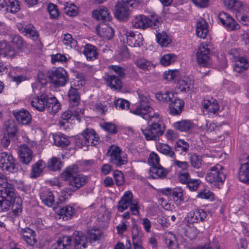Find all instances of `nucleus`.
Returning <instances> with one entry per match:
<instances>
[{
    "label": "nucleus",
    "instance_id": "f257e3e1",
    "mask_svg": "<svg viewBox=\"0 0 249 249\" xmlns=\"http://www.w3.org/2000/svg\"><path fill=\"white\" fill-rule=\"evenodd\" d=\"M148 126L142 129V133L146 140H156L163 134L165 125L160 115L158 113L148 118Z\"/></svg>",
    "mask_w": 249,
    "mask_h": 249
},
{
    "label": "nucleus",
    "instance_id": "f03ea898",
    "mask_svg": "<svg viewBox=\"0 0 249 249\" xmlns=\"http://www.w3.org/2000/svg\"><path fill=\"white\" fill-rule=\"evenodd\" d=\"M78 167L73 165L68 167L61 174L63 180L68 182L69 185H72L75 189H78L85 184L87 181V177L78 174Z\"/></svg>",
    "mask_w": 249,
    "mask_h": 249
},
{
    "label": "nucleus",
    "instance_id": "7ed1b4c3",
    "mask_svg": "<svg viewBox=\"0 0 249 249\" xmlns=\"http://www.w3.org/2000/svg\"><path fill=\"white\" fill-rule=\"evenodd\" d=\"M138 95L139 103L133 105L130 111L134 114L141 116L145 120L155 115L156 113L150 106L149 98L140 93H138Z\"/></svg>",
    "mask_w": 249,
    "mask_h": 249
},
{
    "label": "nucleus",
    "instance_id": "20e7f679",
    "mask_svg": "<svg viewBox=\"0 0 249 249\" xmlns=\"http://www.w3.org/2000/svg\"><path fill=\"white\" fill-rule=\"evenodd\" d=\"M140 3V0H118L115 5V18L120 20H125L128 18L130 15L129 8H136Z\"/></svg>",
    "mask_w": 249,
    "mask_h": 249
},
{
    "label": "nucleus",
    "instance_id": "39448f33",
    "mask_svg": "<svg viewBox=\"0 0 249 249\" xmlns=\"http://www.w3.org/2000/svg\"><path fill=\"white\" fill-rule=\"evenodd\" d=\"M223 169V167L218 164L211 167L206 176V180L215 186H220L226 179V175Z\"/></svg>",
    "mask_w": 249,
    "mask_h": 249
},
{
    "label": "nucleus",
    "instance_id": "423d86ee",
    "mask_svg": "<svg viewBox=\"0 0 249 249\" xmlns=\"http://www.w3.org/2000/svg\"><path fill=\"white\" fill-rule=\"evenodd\" d=\"M107 155L111 163L119 167L127 162L126 154L117 146L111 145L107 150Z\"/></svg>",
    "mask_w": 249,
    "mask_h": 249
},
{
    "label": "nucleus",
    "instance_id": "0eeeda50",
    "mask_svg": "<svg viewBox=\"0 0 249 249\" xmlns=\"http://www.w3.org/2000/svg\"><path fill=\"white\" fill-rule=\"evenodd\" d=\"M48 77L57 87L65 86L69 80L68 73L63 68H53L49 71Z\"/></svg>",
    "mask_w": 249,
    "mask_h": 249
},
{
    "label": "nucleus",
    "instance_id": "6e6552de",
    "mask_svg": "<svg viewBox=\"0 0 249 249\" xmlns=\"http://www.w3.org/2000/svg\"><path fill=\"white\" fill-rule=\"evenodd\" d=\"M123 41L132 47H139L142 45L143 40L142 35L138 33L135 34L133 31L124 29L120 32Z\"/></svg>",
    "mask_w": 249,
    "mask_h": 249
},
{
    "label": "nucleus",
    "instance_id": "1a4fd4ad",
    "mask_svg": "<svg viewBox=\"0 0 249 249\" xmlns=\"http://www.w3.org/2000/svg\"><path fill=\"white\" fill-rule=\"evenodd\" d=\"M0 168L10 173H16L18 170V165L13 157L6 152L0 153Z\"/></svg>",
    "mask_w": 249,
    "mask_h": 249
},
{
    "label": "nucleus",
    "instance_id": "9d476101",
    "mask_svg": "<svg viewBox=\"0 0 249 249\" xmlns=\"http://www.w3.org/2000/svg\"><path fill=\"white\" fill-rule=\"evenodd\" d=\"M210 52L211 50L207 44L202 43L199 46L196 53V57L197 62L200 66L207 67L211 65Z\"/></svg>",
    "mask_w": 249,
    "mask_h": 249
},
{
    "label": "nucleus",
    "instance_id": "9b49d317",
    "mask_svg": "<svg viewBox=\"0 0 249 249\" xmlns=\"http://www.w3.org/2000/svg\"><path fill=\"white\" fill-rule=\"evenodd\" d=\"M74 82L69 90L68 97L69 99L70 105L72 106H77L80 103V95L78 90L83 86V82L77 81Z\"/></svg>",
    "mask_w": 249,
    "mask_h": 249
},
{
    "label": "nucleus",
    "instance_id": "f8f14e48",
    "mask_svg": "<svg viewBox=\"0 0 249 249\" xmlns=\"http://www.w3.org/2000/svg\"><path fill=\"white\" fill-rule=\"evenodd\" d=\"M218 18L220 23L228 30L231 31L239 28V25L237 22L225 12H220L218 15Z\"/></svg>",
    "mask_w": 249,
    "mask_h": 249
},
{
    "label": "nucleus",
    "instance_id": "ddd939ff",
    "mask_svg": "<svg viewBox=\"0 0 249 249\" xmlns=\"http://www.w3.org/2000/svg\"><path fill=\"white\" fill-rule=\"evenodd\" d=\"M19 55V52L14 47L9 45L4 40L0 41V57L13 59Z\"/></svg>",
    "mask_w": 249,
    "mask_h": 249
},
{
    "label": "nucleus",
    "instance_id": "4468645a",
    "mask_svg": "<svg viewBox=\"0 0 249 249\" xmlns=\"http://www.w3.org/2000/svg\"><path fill=\"white\" fill-rule=\"evenodd\" d=\"M104 79L107 86L111 89L120 91L122 89V82L121 78L115 75L106 73Z\"/></svg>",
    "mask_w": 249,
    "mask_h": 249
},
{
    "label": "nucleus",
    "instance_id": "2eb2a0df",
    "mask_svg": "<svg viewBox=\"0 0 249 249\" xmlns=\"http://www.w3.org/2000/svg\"><path fill=\"white\" fill-rule=\"evenodd\" d=\"M47 96L46 93H41L33 97L31 102L32 107L39 112H44L45 110Z\"/></svg>",
    "mask_w": 249,
    "mask_h": 249
},
{
    "label": "nucleus",
    "instance_id": "dca6fc26",
    "mask_svg": "<svg viewBox=\"0 0 249 249\" xmlns=\"http://www.w3.org/2000/svg\"><path fill=\"white\" fill-rule=\"evenodd\" d=\"M92 16L97 20L110 21L112 18L109 10L104 6H100L94 10Z\"/></svg>",
    "mask_w": 249,
    "mask_h": 249
},
{
    "label": "nucleus",
    "instance_id": "f3484780",
    "mask_svg": "<svg viewBox=\"0 0 249 249\" xmlns=\"http://www.w3.org/2000/svg\"><path fill=\"white\" fill-rule=\"evenodd\" d=\"M207 216L206 212L202 209H197L189 213L186 218L188 223L193 224L203 221Z\"/></svg>",
    "mask_w": 249,
    "mask_h": 249
},
{
    "label": "nucleus",
    "instance_id": "a211bd4d",
    "mask_svg": "<svg viewBox=\"0 0 249 249\" xmlns=\"http://www.w3.org/2000/svg\"><path fill=\"white\" fill-rule=\"evenodd\" d=\"M71 237L73 239L75 249H84L87 247L88 239L82 232L75 231Z\"/></svg>",
    "mask_w": 249,
    "mask_h": 249
},
{
    "label": "nucleus",
    "instance_id": "6ab92c4d",
    "mask_svg": "<svg viewBox=\"0 0 249 249\" xmlns=\"http://www.w3.org/2000/svg\"><path fill=\"white\" fill-rule=\"evenodd\" d=\"M203 112H211L215 114L219 110V105L215 99H204L201 103Z\"/></svg>",
    "mask_w": 249,
    "mask_h": 249
},
{
    "label": "nucleus",
    "instance_id": "aec40b11",
    "mask_svg": "<svg viewBox=\"0 0 249 249\" xmlns=\"http://www.w3.org/2000/svg\"><path fill=\"white\" fill-rule=\"evenodd\" d=\"M83 133L87 146H95L99 143L100 138L94 130L87 128Z\"/></svg>",
    "mask_w": 249,
    "mask_h": 249
},
{
    "label": "nucleus",
    "instance_id": "412c9836",
    "mask_svg": "<svg viewBox=\"0 0 249 249\" xmlns=\"http://www.w3.org/2000/svg\"><path fill=\"white\" fill-rule=\"evenodd\" d=\"M45 110L52 115H54L61 109V105L59 102L54 96L49 97L47 96V100L46 102Z\"/></svg>",
    "mask_w": 249,
    "mask_h": 249
},
{
    "label": "nucleus",
    "instance_id": "4be33fe9",
    "mask_svg": "<svg viewBox=\"0 0 249 249\" xmlns=\"http://www.w3.org/2000/svg\"><path fill=\"white\" fill-rule=\"evenodd\" d=\"M0 190V196L3 198L14 200L16 199V190L13 185L7 182Z\"/></svg>",
    "mask_w": 249,
    "mask_h": 249
},
{
    "label": "nucleus",
    "instance_id": "5701e85b",
    "mask_svg": "<svg viewBox=\"0 0 249 249\" xmlns=\"http://www.w3.org/2000/svg\"><path fill=\"white\" fill-rule=\"evenodd\" d=\"M18 154L20 161L23 164H28L32 160V151L26 144H23L19 148Z\"/></svg>",
    "mask_w": 249,
    "mask_h": 249
},
{
    "label": "nucleus",
    "instance_id": "b1692460",
    "mask_svg": "<svg viewBox=\"0 0 249 249\" xmlns=\"http://www.w3.org/2000/svg\"><path fill=\"white\" fill-rule=\"evenodd\" d=\"M20 235L25 242L30 246H34L37 242L35 232L29 228L21 229Z\"/></svg>",
    "mask_w": 249,
    "mask_h": 249
},
{
    "label": "nucleus",
    "instance_id": "393cba45",
    "mask_svg": "<svg viewBox=\"0 0 249 249\" xmlns=\"http://www.w3.org/2000/svg\"><path fill=\"white\" fill-rule=\"evenodd\" d=\"M132 198V193L130 191L125 192L118 202L117 205L118 211L123 212L126 210L131 203Z\"/></svg>",
    "mask_w": 249,
    "mask_h": 249
},
{
    "label": "nucleus",
    "instance_id": "a878e982",
    "mask_svg": "<svg viewBox=\"0 0 249 249\" xmlns=\"http://www.w3.org/2000/svg\"><path fill=\"white\" fill-rule=\"evenodd\" d=\"M184 107V101L181 99L175 98L169 105V113L174 116L179 115Z\"/></svg>",
    "mask_w": 249,
    "mask_h": 249
},
{
    "label": "nucleus",
    "instance_id": "bb28decb",
    "mask_svg": "<svg viewBox=\"0 0 249 249\" xmlns=\"http://www.w3.org/2000/svg\"><path fill=\"white\" fill-rule=\"evenodd\" d=\"M98 35L101 37L110 39L114 36L113 29L105 23H101L96 28Z\"/></svg>",
    "mask_w": 249,
    "mask_h": 249
},
{
    "label": "nucleus",
    "instance_id": "cd10ccee",
    "mask_svg": "<svg viewBox=\"0 0 249 249\" xmlns=\"http://www.w3.org/2000/svg\"><path fill=\"white\" fill-rule=\"evenodd\" d=\"M40 198L42 203L48 207L53 206L54 202V196L53 192L47 188H42L39 194Z\"/></svg>",
    "mask_w": 249,
    "mask_h": 249
},
{
    "label": "nucleus",
    "instance_id": "c85d7f7f",
    "mask_svg": "<svg viewBox=\"0 0 249 249\" xmlns=\"http://www.w3.org/2000/svg\"><path fill=\"white\" fill-rule=\"evenodd\" d=\"M84 111L81 108H76L73 110H68L64 112L61 115L62 120L68 121L69 120H73L76 118L80 121V117L83 115Z\"/></svg>",
    "mask_w": 249,
    "mask_h": 249
},
{
    "label": "nucleus",
    "instance_id": "c756f323",
    "mask_svg": "<svg viewBox=\"0 0 249 249\" xmlns=\"http://www.w3.org/2000/svg\"><path fill=\"white\" fill-rule=\"evenodd\" d=\"M238 177L240 181L249 184V157L247 162L241 165Z\"/></svg>",
    "mask_w": 249,
    "mask_h": 249
},
{
    "label": "nucleus",
    "instance_id": "7c9ffc66",
    "mask_svg": "<svg viewBox=\"0 0 249 249\" xmlns=\"http://www.w3.org/2000/svg\"><path fill=\"white\" fill-rule=\"evenodd\" d=\"M149 18L144 15H140L135 17L132 21V26L136 29H146L148 27Z\"/></svg>",
    "mask_w": 249,
    "mask_h": 249
},
{
    "label": "nucleus",
    "instance_id": "2f4dec72",
    "mask_svg": "<svg viewBox=\"0 0 249 249\" xmlns=\"http://www.w3.org/2000/svg\"><path fill=\"white\" fill-rule=\"evenodd\" d=\"M13 113L18 122L22 124H28L31 121V115L26 110H19Z\"/></svg>",
    "mask_w": 249,
    "mask_h": 249
},
{
    "label": "nucleus",
    "instance_id": "473e14b6",
    "mask_svg": "<svg viewBox=\"0 0 249 249\" xmlns=\"http://www.w3.org/2000/svg\"><path fill=\"white\" fill-rule=\"evenodd\" d=\"M3 129L6 133V135L10 137H15L18 133L17 124L12 120H9L4 123Z\"/></svg>",
    "mask_w": 249,
    "mask_h": 249
},
{
    "label": "nucleus",
    "instance_id": "72a5a7b5",
    "mask_svg": "<svg viewBox=\"0 0 249 249\" xmlns=\"http://www.w3.org/2000/svg\"><path fill=\"white\" fill-rule=\"evenodd\" d=\"M208 33V24L206 20L203 18L198 19L196 24L197 36L200 38H204L206 37Z\"/></svg>",
    "mask_w": 249,
    "mask_h": 249
},
{
    "label": "nucleus",
    "instance_id": "f704fd0d",
    "mask_svg": "<svg viewBox=\"0 0 249 249\" xmlns=\"http://www.w3.org/2000/svg\"><path fill=\"white\" fill-rule=\"evenodd\" d=\"M72 240L70 236H63L53 244L52 249H70Z\"/></svg>",
    "mask_w": 249,
    "mask_h": 249
},
{
    "label": "nucleus",
    "instance_id": "c9c22d12",
    "mask_svg": "<svg viewBox=\"0 0 249 249\" xmlns=\"http://www.w3.org/2000/svg\"><path fill=\"white\" fill-rule=\"evenodd\" d=\"M149 172L150 176L153 178H163L167 174V170L160 165L151 166Z\"/></svg>",
    "mask_w": 249,
    "mask_h": 249
},
{
    "label": "nucleus",
    "instance_id": "e433bc0d",
    "mask_svg": "<svg viewBox=\"0 0 249 249\" xmlns=\"http://www.w3.org/2000/svg\"><path fill=\"white\" fill-rule=\"evenodd\" d=\"M75 212L76 210L74 208L70 206H67L59 210L58 214L60 218L63 220H68L71 218Z\"/></svg>",
    "mask_w": 249,
    "mask_h": 249
},
{
    "label": "nucleus",
    "instance_id": "4c0bfd02",
    "mask_svg": "<svg viewBox=\"0 0 249 249\" xmlns=\"http://www.w3.org/2000/svg\"><path fill=\"white\" fill-rule=\"evenodd\" d=\"M174 127L181 132H187L194 127V124L189 120H182L174 123Z\"/></svg>",
    "mask_w": 249,
    "mask_h": 249
},
{
    "label": "nucleus",
    "instance_id": "58836bf2",
    "mask_svg": "<svg viewBox=\"0 0 249 249\" xmlns=\"http://www.w3.org/2000/svg\"><path fill=\"white\" fill-rule=\"evenodd\" d=\"M83 53L88 60H94L98 56L96 47L90 44H87L84 46Z\"/></svg>",
    "mask_w": 249,
    "mask_h": 249
},
{
    "label": "nucleus",
    "instance_id": "ea45409f",
    "mask_svg": "<svg viewBox=\"0 0 249 249\" xmlns=\"http://www.w3.org/2000/svg\"><path fill=\"white\" fill-rule=\"evenodd\" d=\"M46 166L45 162L42 160H39L33 166L30 177L32 178H36L42 173L43 169Z\"/></svg>",
    "mask_w": 249,
    "mask_h": 249
},
{
    "label": "nucleus",
    "instance_id": "a19ab883",
    "mask_svg": "<svg viewBox=\"0 0 249 249\" xmlns=\"http://www.w3.org/2000/svg\"><path fill=\"white\" fill-rule=\"evenodd\" d=\"M135 64L138 68L143 71H149L154 67L153 64L149 60L143 57L137 58Z\"/></svg>",
    "mask_w": 249,
    "mask_h": 249
},
{
    "label": "nucleus",
    "instance_id": "79ce46f5",
    "mask_svg": "<svg viewBox=\"0 0 249 249\" xmlns=\"http://www.w3.org/2000/svg\"><path fill=\"white\" fill-rule=\"evenodd\" d=\"M249 64L247 59L244 57H240L234 64L233 70L237 72L240 73L248 69Z\"/></svg>",
    "mask_w": 249,
    "mask_h": 249
},
{
    "label": "nucleus",
    "instance_id": "37998d69",
    "mask_svg": "<svg viewBox=\"0 0 249 249\" xmlns=\"http://www.w3.org/2000/svg\"><path fill=\"white\" fill-rule=\"evenodd\" d=\"M63 166L60 159L54 157L49 160L47 163V167L51 171L60 170Z\"/></svg>",
    "mask_w": 249,
    "mask_h": 249
},
{
    "label": "nucleus",
    "instance_id": "c03bdc74",
    "mask_svg": "<svg viewBox=\"0 0 249 249\" xmlns=\"http://www.w3.org/2000/svg\"><path fill=\"white\" fill-rule=\"evenodd\" d=\"M53 139L54 144L58 146L65 147L70 143V141L64 134H54Z\"/></svg>",
    "mask_w": 249,
    "mask_h": 249
},
{
    "label": "nucleus",
    "instance_id": "a18cd8bd",
    "mask_svg": "<svg viewBox=\"0 0 249 249\" xmlns=\"http://www.w3.org/2000/svg\"><path fill=\"white\" fill-rule=\"evenodd\" d=\"M164 242L169 249H177L175 235L171 232H166L164 235Z\"/></svg>",
    "mask_w": 249,
    "mask_h": 249
},
{
    "label": "nucleus",
    "instance_id": "49530a36",
    "mask_svg": "<svg viewBox=\"0 0 249 249\" xmlns=\"http://www.w3.org/2000/svg\"><path fill=\"white\" fill-rule=\"evenodd\" d=\"M156 147L157 150L160 153L168 156L172 159L175 158V153L168 144L159 143L157 144Z\"/></svg>",
    "mask_w": 249,
    "mask_h": 249
},
{
    "label": "nucleus",
    "instance_id": "de8ad7c7",
    "mask_svg": "<svg viewBox=\"0 0 249 249\" xmlns=\"http://www.w3.org/2000/svg\"><path fill=\"white\" fill-rule=\"evenodd\" d=\"M224 3L225 6L229 9L239 11L242 7V2L238 0H224Z\"/></svg>",
    "mask_w": 249,
    "mask_h": 249
},
{
    "label": "nucleus",
    "instance_id": "09e8293b",
    "mask_svg": "<svg viewBox=\"0 0 249 249\" xmlns=\"http://www.w3.org/2000/svg\"><path fill=\"white\" fill-rule=\"evenodd\" d=\"M192 82L190 79L188 78H184V79L179 80L177 85V87L181 92H187L191 88Z\"/></svg>",
    "mask_w": 249,
    "mask_h": 249
},
{
    "label": "nucleus",
    "instance_id": "8fccbe9b",
    "mask_svg": "<svg viewBox=\"0 0 249 249\" xmlns=\"http://www.w3.org/2000/svg\"><path fill=\"white\" fill-rule=\"evenodd\" d=\"M189 144L185 141L180 140L178 141L175 145V149L177 152L180 154L185 155L189 150Z\"/></svg>",
    "mask_w": 249,
    "mask_h": 249
},
{
    "label": "nucleus",
    "instance_id": "3c124183",
    "mask_svg": "<svg viewBox=\"0 0 249 249\" xmlns=\"http://www.w3.org/2000/svg\"><path fill=\"white\" fill-rule=\"evenodd\" d=\"M142 231L138 228L137 225H134L132 229V238L133 244L142 243Z\"/></svg>",
    "mask_w": 249,
    "mask_h": 249
},
{
    "label": "nucleus",
    "instance_id": "603ef678",
    "mask_svg": "<svg viewBox=\"0 0 249 249\" xmlns=\"http://www.w3.org/2000/svg\"><path fill=\"white\" fill-rule=\"evenodd\" d=\"M157 41L162 46L166 47L170 44L171 40L166 33L162 32L156 34Z\"/></svg>",
    "mask_w": 249,
    "mask_h": 249
},
{
    "label": "nucleus",
    "instance_id": "864d4df0",
    "mask_svg": "<svg viewBox=\"0 0 249 249\" xmlns=\"http://www.w3.org/2000/svg\"><path fill=\"white\" fill-rule=\"evenodd\" d=\"M25 31L23 34L31 38L33 40H36L38 38V33L36 30L35 27L31 24L26 25V28H25Z\"/></svg>",
    "mask_w": 249,
    "mask_h": 249
},
{
    "label": "nucleus",
    "instance_id": "5fc2aeb1",
    "mask_svg": "<svg viewBox=\"0 0 249 249\" xmlns=\"http://www.w3.org/2000/svg\"><path fill=\"white\" fill-rule=\"evenodd\" d=\"M198 249H221L217 238L213 237L212 240L210 239L208 243L204 246L199 247Z\"/></svg>",
    "mask_w": 249,
    "mask_h": 249
},
{
    "label": "nucleus",
    "instance_id": "6e6d98bb",
    "mask_svg": "<svg viewBox=\"0 0 249 249\" xmlns=\"http://www.w3.org/2000/svg\"><path fill=\"white\" fill-rule=\"evenodd\" d=\"M64 12L70 17H74L78 14L77 7L72 4L69 3H66L64 5L63 7Z\"/></svg>",
    "mask_w": 249,
    "mask_h": 249
},
{
    "label": "nucleus",
    "instance_id": "4d7b16f0",
    "mask_svg": "<svg viewBox=\"0 0 249 249\" xmlns=\"http://www.w3.org/2000/svg\"><path fill=\"white\" fill-rule=\"evenodd\" d=\"M156 97L161 102H171L173 99L174 94L171 92H159L156 94Z\"/></svg>",
    "mask_w": 249,
    "mask_h": 249
},
{
    "label": "nucleus",
    "instance_id": "13d9d810",
    "mask_svg": "<svg viewBox=\"0 0 249 249\" xmlns=\"http://www.w3.org/2000/svg\"><path fill=\"white\" fill-rule=\"evenodd\" d=\"M11 41L18 50H22L26 47L25 42L23 38L18 35L13 36Z\"/></svg>",
    "mask_w": 249,
    "mask_h": 249
},
{
    "label": "nucleus",
    "instance_id": "bf43d9fd",
    "mask_svg": "<svg viewBox=\"0 0 249 249\" xmlns=\"http://www.w3.org/2000/svg\"><path fill=\"white\" fill-rule=\"evenodd\" d=\"M109 70L116 73L119 78H124L125 77V69L118 65H109L108 67Z\"/></svg>",
    "mask_w": 249,
    "mask_h": 249
},
{
    "label": "nucleus",
    "instance_id": "052dcab7",
    "mask_svg": "<svg viewBox=\"0 0 249 249\" xmlns=\"http://www.w3.org/2000/svg\"><path fill=\"white\" fill-rule=\"evenodd\" d=\"M177 58V56L173 53H169L164 55L160 59L161 64L164 66H168L174 63Z\"/></svg>",
    "mask_w": 249,
    "mask_h": 249
},
{
    "label": "nucleus",
    "instance_id": "680f3d73",
    "mask_svg": "<svg viewBox=\"0 0 249 249\" xmlns=\"http://www.w3.org/2000/svg\"><path fill=\"white\" fill-rule=\"evenodd\" d=\"M202 158L200 156L196 154H193L190 157V162L192 167L198 169L202 164Z\"/></svg>",
    "mask_w": 249,
    "mask_h": 249
},
{
    "label": "nucleus",
    "instance_id": "e2e57ef3",
    "mask_svg": "<svg viewBox=\"0 0 249 249\" xmlns=\"http://www.w3.org/2000/svg\"><path fill=\"white\" fill-rule=\"evenodd\" d=\"M214 194L209 189L204 188L201 190L197 194V197L202 199H206L210 200L214 199Z\"/></svg>",
    "mask_w": 249,
    "mask_h": 249
},
{
    "label": "nucleus",
    "instance_id": "0e129e2a",
    "mask_svg": "<svg viewBox=\"0 0 249 249\" xmlns=\"http://www.w3.org/2000/svg\"><path fill=\"white\" fill-rule=\"evenodd\" d=\"M88 239V242L92 243L99 240L100 236V231L98 230H91L86 236Z\"/></svg>",
    "mask_w": 249,
    "mask_h": 249
},
{
    "label": "nucleus",
    "instance_id": "69168bd1",
    "mask_svg": "<svg viewBox=\"0 0 249 249\" xmlns=\"http://www.w3.org/2000/svg\"><path fill=\"white\" fill-rule=\"evenodd\" d=\"M8 12L16 13L20 10L19 1L17 0H8Z\"/></svg>",
    "mask_w": 249,
    "mask_h": 249
},
{
    "label": "nucleus",
    "instance_id": "338daca9",
    "mask_svg": "<svg viewBox=\"0 0 249 249\" xmlns=\"http://www.w3.org/2000/svg\"><path fill=\"white\" fill-rule=\"evenodd\" d=\"M14 201V200L3 198L0 196V211H4L9 210Z\"/></svg>",
    "mask_w": 249,
    "mask_h": 249
},
{
    "label": "nucleus",
    "instance_id": "774afa93",
    "mask_svg": "<svg viewBox=\"0 0 249 249\" xmlns=\"http://www.w3.org/2000/svg\"><path fill=\"white\" fill-rule=\"evenodd\" d=\"M179 75V71L178 70H171L164 73L165 79L169 81H172L177 79Z\"/></svg>",
    "mask_w": 249,
    "mask_h": 249
}]
</instances>
